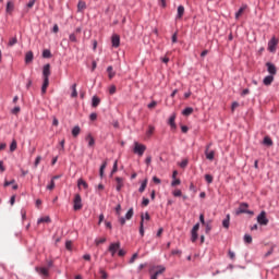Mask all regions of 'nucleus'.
<instances>
[{"label":"nucleus","instance_id":"obj_52","mask_svg":"<svg viewBox=\"0 0 279 279\" xmlns=\"http://www.w3.org/2000/svg\"><path fill=\"white\" fill-rule=\"evenodd\" d=\"M136 258H138V253L133 254L132 257L130 258L129 263L132 265L134 263V260H136Z\"/></svg>","mask_w":279,"mask_h":279},{"label":"nucleus","instance_id":"obj_36","mask_svg":"<svg viewBox=\"0 0 279 279\" xmlns=\"http://www.w3.org/2000/svg\"><path fill=\"white\" fill-rule=\"evenodd\" d=\"M156 128L154 125H149L148 126V131L146 132V136H148V138L151 136V134H154Z\"/></svg>","mask_w":279,"mask_h":279},{"label":"nucleus","instance_id":"obj_63","mask_svg":"<svg viewBox=\"0 0 279 279\" xmlns=\"http://www.w3.org/2000/svg\"><path fill=\"white\" fill-rule=\"evenodd\" d=\"M89 119L90 121H97V113H90Z\"/></svg>","mask_w":279,"mask_h":279},{"label":"nucleus","instance_id":"obj_25","mask_svg":"<svg viewBox=\"0 0 279 279\" xmlns=\"http://www.w3.org/2000/svg\"><path fill=\"white\" fill-rule=\"evenodd\" d=\"M182 16H184V5H179L177 19H182Z\"/></svg>","mask_w":279,"mask_h":279},{"label":"nucleus","instance_id":"obj_62","mask_svg":"<svg viewBox=\"0 0 279 279\" xmlns=\"http://www.w3.org/2000/svg\"><path fill=\"white\" fill-rule=\"evenodd\" d=\"M190 191L197 193V187L195 186V184H193V183L190 184Z\"/></svg>","mask_w":279,"mask_h":279},{"label":"nucleus","instance_id":"obj_46","mask_svg":"<svg viewBox=\"0 0 279 279\" xmlns=\"http://www.w3.org/2000/svg\"><path fill=\"white\" fill-rule=\"evenodd\" d=\"M99 274L101 275V279H108V272H106V270L100 268Z\"/></svg>","mask_w":279,"mask_h":279},{"label":"nucleus","instance_id":"obj_45","mask_svg":"<svg viewBox=\"0 0 279 279\" xmlns=\"http://www.w3.org/2000/svg\"><path fill=\"white\" fill-rule=\"evenodd\" d=\"M48 191H53L56 189V182L53 180L50 181V184L47 185Z\"/></svg>","mask_w":279,"mask_h":279},{"label":"nucleus","instance_id":"obj_14","mask_svg":"<svg viewBox=\"0 0 279 279\" xmlns=\"http://www.w3.org/2000/svg\"><path fill=\"white\" fill-rule=\"evenodd\" d=\"M168 124L170 125L171 130H177L178 125L175 124V113L169 118Z\"/></svg>","mask_w":279,"mask_h":279},{"label":"nucleus","instance_id":"obj_38","mask_svg":"<svg viewBox=\"0 0 279 279\" xmlns=\"http://www.w3.org/2000/svg\"><path fill=\"white\" fill-rule=\"evenodd\" d=\"M276 248V244H274L268 252L264 255V258H268V256H271L274 254V250Z\"/></svg>","mask_w":279,"mask_h":279},{"label":"nucleus","instance_id":"obj_12","mask_svg":"<svg viewBox=\"0 0 279 279\" xmlns=\"http://www.w3.org/2000/svg\"><path fill=\"white\" fill-rule=\"evenodd\" d=\"M145 216L141 215V222H140V234L141 236H145Z\"/></svg>","mask_w":279,"mask_h":279},{"label":"nucleus","instance_id":"obj_33","mask_svg":"<svg viewBox=\"0 0 279 279\" xmlns=\"http://www.w3.org/2000/svg\"><path fill=\"white\" fill-rule=\"evenodd\" d=\"M146 189H147V179H145L142 182V184H141L140 189H138V193H144Z\"/></svg>","mask_w":279,"mask_h":279},{"label":"nucleus","instance_id":"obj_28","mask_svg":"<svg viewBox=\"0 0 279 279\" xmlns=\"http://www.w3.org/2000/svg\"><path fill=\"white\" fill-rule=\"evenodd\" d=\"M156 268L158 269L155 274L156 276H160V274H165V271H167V268L162 265L156 266Z\"/></svg>","mask_w":279,"mask_h":279},{"label":"nucleus","instance_id":"obj_34","mask_svg":"<svg viewBox=\"0 0 279 279\" xmlns=\"http://www.w3.org/2000/svg\"><path fill=\"white\" fill-rule=\"evenodd\" d=\"M77 186H78V189L81 186H83L86 190V189H88V183H86V181H84L83 179H78Z\"/></svg>","mask_w":279,"mask_h":279},{"label":"nucleus","instance_id":"obj_35","mask_svg":"<svg viewBox=\"0 0 279 279\" xmlns=\"http://www.w3.org/2000/svg\"><path fill=\"white\" fill-rule=\"evenodd\" d=\"M132 217H134V208H130L129 210H128V213L125 214V217L124 218H126L128 220H130V219H132Z\"/></svg>","mask_w":279,"mask_h":279},{"label":"nucleus","instance_id":"obj_1","mask_svg":"<svg viewBox=\"0 0 279 279\" xmlns=\"http://www.w3.org/2000/svg\"><path fill=\"white\" fill-rule=\"evenodd\" d=\"M119 250H121V242H113V243H110L106 254H108L109 252L111 256L114 257L119 252Z\"/></svg>","mask_w":279,"mask_h":279},{"label":"nucleus","instance_id":"obj_60","mask_svg":"<svg viewBox=\"0 0 279 279\" xmlns=\"http://www.w3.org/2000/svg\"><path fill=\"white\" fill-rule=\"evenodd\" d=\"M118 256L123 257L125 256V251L123 248L118 250Z\"/></svg>","mask_w":279,"mask_h":279},{"label":"nucleus","instance_id":"obj_3","mask_svg":"<svg viewBox=\"0 0 279 279\" xmlns=\"http://www.w3.org/2000/svg\"><path fill=\"white\" fill-rule=\"evenodd\" d=\"M257 223H259V226H267L269 223L266 210H262L259 213V215L257 216Z\"/></svg>","mask_w":279,"mask_h":279},{"label":"nucleus","instance_id":"obj_5","mask_svg":"<svg viewBox=\"0 0 279 279\" xmlns=\"http://www.w3.org/2000/svg\"><path fill=\"white\" fill-rule=\"evenodd\" d=\"M74 210H82V196L80 194H75L74 196Z\"/></svg>","mask_w":279,"mask_h":279},{"label":"nucleus","instance_id":"obj_43","mask_svg":"<svg viewBox=\"0 0 279 279\" xmlns=\"http://www.w3.org/2000/svg\"><path fill=\"white\" fill-rule=\"evenodd\" d=\"M245 8H247L246 5L241 7L238 12L235 13V19H239V16H241V14H243V12H245Z\"/></svg>","mask_w":279,"mask_h":279},{"label":"nucleus","instance_id":"obj_10","mask_svg":"<svg viewBox=\"0 0 279 279\" xmlns=\"http://www.w3.org/2000/svg\"><path fill=\"white\" fill-rule=\"evenodd\" d=\"M267 66V71L269 73V75H276V73H278V69L276 68V64L271 63V62H267L266 63Z\"/></svg>","mask_w":279,"mask_h":279},{"label":"nucleus","instance_id":"obj_54","mask_svg":"<svg viewBox=\"0 0 279 279\" xmlns=\"http://www.w3.org/2000/svg\"><path fill=\"white\" fill-rule=\"evenodd\" d=\"M173 196H174V197H182V191H181V190H175V191L173 192Z\"/></svg>","mask_w":279,"mask_h":279},{"label":"nucleus","instance_id":"obj_51","mask_svg":"<svg viewBox=\"0 0 279 279\" xmlns=\"http://www.w3.org/2000/svg\"><path fill=\"white\" fill-rule=\"evenodd\" d=\"M72 245H73V242H72L71 240H69V241L65 242V248H68L69 252H71Z\"/></svg>","mask_w":279,"mask_h":279},{"label":"nucleus","instance_id":"obj_17","mask_svg":"<svg viewBox=\"0 0 279 279\" xmlns=\"http://www.w3.org/2000/svg\"><path fill=\"white\" fill-rule=\"evenodd\" d=\"M5 12L7 14H11V12H14V2L12 1L7 2Z\"/></svg>","mask_w":279,"mask_h":279},{"label":"nucleus","instance_id":"obj_42","mask_svg":"<svg viewBox=\"0 0 279 279\" xmlns=\"http://www.w3.org/2000/svg\"><path fill=\"white\" fill-rule=\"evenodd\" d=\"M210 230H213V226L210 225V221H208V222L205 225V233H206V234H210Z\"/></svg>","mask_w":279,"mask_h":279},{"label":"nucleus","instance_id":"obj_11","mask_svg":"<svg viewBox=\"0 0 279 279\" xmlns=\"http://www.w3.org/2000/svg\"><path fill=\"white\" fill-rule=\"evenodd\" d=\"M210 145H211V144H208V145L206 146L205 156H206L207 160H215V150L208 151V150L210 149Z\"/></svg>","mask_w":279,"mask_h":279},{"label":"nucleus","instance_id":"obj_6","mask_svg":"<svg viewBox=\"0 0 279 279\" xmlns=\"http://www.w3.org/2000/svg\"><path fill=\"white\" fill-rule=\"evenodd\" d=\"M111 45L114 49H117L118 47H120L121 45V37L118 34H113L111 36Z\"/></svg>","mask_w":279,"mask_h":279},{"label":"nucleus","instance_id":"obj_59","mask_svg":"<svg viewBox=\"0 0 279 279\" xmlns=\"http://www.w3.org/2000/svg\"><path fill=\"white\" fill-rule=\"evenodd\" d=\"M199 221H201V223H202V226H206V220L204 219V214H201L199 215Z\"/></svg>","mask_w":279,"mask_h":279},{"label":"nucleus","instance_id":"obj_30","mask_svg":"<svg viewBox=\"0 0 279 279\" xmlns=\"http://www.w3.org/2000/svg\"><path fill=\"white\" fill-rule=\"evenodd\" d=\"M83 10H86V2L78 1V3H77V12H83Z\"/></svg>","mask_w":279,"mask_h":279},{"label":"nucleus","instance_id":"obj_55","mask_svg":"<svg viewBox=\"0 0 279 279\" xmlns=\"http://www.w3.org/2000/svg\"><path fill=\"white\" fill-rule=\"evenodd\" d=\"M96 245H101L102 243H106V238L95 240Z\"/></svg>","mask_w":279,"mask_h":279},{"label":"nucleus","instance_id":"obj_58","mask_svg":"<svg viewBox=\"0 0 279 279\" xmlns=\"http://www.w3.org/2000/svg\"><path fill=\"white\" fill-rule=\"evenodd\" d=\"M142 206H149V198L143 197Z\"/></svg>","mask_w":279,"mask_h":279},{"label":"nucleus","instance_id":"obj_44","mask_svg":"<svg viewBox=\"0 0 279 279\" xmlns=\"http://www.w3.org/2000/svg\"><path fill=\"white\" fill-rule=\"evenodd\" d=\"M179 167H181V169H186V167H189V159H183Z\"/></svg>","mask_w":279,"mask_h":279},{"label":"nucleus","instance_id":"obj_4","mask_svg":"<svg viewBox=\"0 0 279 279\" xmlns=\"http://www.w3.org/2000/svg\"><path fill=\"white\" fill-rule=\"evenodd\" d=\"M278 38H276V36H272L271 39L268 41V48L267 50L270 52V53H276V49L278 47Z\"/></svg>","mask_w":279,"mask_h":279},{"label":"nucleus","instance_id":"obj_15","mask_svg":"<svg viewBox=\"0 0 279 279\" xmlns=\"http://www.w3.org/2000/svg\"><path fill=\"white\" fill-rule=\"evenodd\" d=\"M32 62H34V52L33 51H28L25 54V63L29 64Z\"/></svg>","mask_w":279,"mask_h":279},{"label":"nucleus","instance_id":"obj_61","mask_svg":"<svg viewBox=\"0 0 279 279\" xmlns=\"http://www.w3.org/2000/svg\"><path fill=\"white\" fill-rule=\"evenodd\" d=\"M145 163H146L147 166L151 165V155H148V156L146 157Z\"/></svg>","mask_w":279,"mask_h":279},{"label":"nucleus","instance_id":"obj_24","mask_svg":"<svg viewBox=\"0 0 279 279\" xmlns=\"http://www.w3.org/2000/svg\"><path fill=\"white\" fill-rule=\"evenodd\" d=\"M86 141H88V147H94L95 146V137H93V135L88 134L86 136Z\"/></svg>","mask_w":279,"mask_h":279},{"label":"nucleus","instance_id":"obj_40","mask_svg":"<svg viewBox=\"0 0 279 279\" xmlns=\"http://www.w3.org/2000/svg\"><path fill=\"white\" fill-rule=\"evenodd\" d=\"M191 234H192L191 241H192V243H195V241H197V239H198L197 231H191Z\"/></svg>","mask_w":279,"mask_h":279},{"label":"nucleus","instance_id":"obj_16","mask_svg":"<svg viewBox=\"0 0 279 279\" xmlns=\"http://www.w3.org/2000/svg\"><path fill=\"white\" fill-rule=\"evenodd\" d=\"M116 182H117L116 191H118L119 193L121 189H123V178L117 177Z\"/></svg>","mask_w":279,"mask_h":279},{"label":"nucleus","instance_id":"obj_21","mask_svg":"<svg viewBox=\"0 0 279 279\" xmlns=\"http://www.w3.org/2000/svg\"><path fill=\"white\" fill-rule=\"evenodd\" d=\"M80 132H82V129H80V125H75L72 129V136H74V138H77V136H80Z\"/></svg>","mask_w":279,"mask_h":279},{"label":"nucleus","instance_id":"obj_18","mask_svg":"<svg viewBox=\"0 0 279 279\" xmlns=\"http://www.w3.org/2000/svg\"><path fill=\"white\" fill-rule=\"evenodd\" d=\"M49 87V78H44V83L41 85V95L47 93V88Z\"/></svg>","mask_w":279,"mask_h":279},{"label":"nucleus","instance_id":"obj_9","mask_svg":"<svg viewBox=\"0 0 279 279\" xmlns=\"http://www.w3.org/2000/svg\"><path fill=\"white\" fill-rule=\"evenodd\" d=\"M35 271L39 274V276H44V278H49V269L45 267H35Z\"/></svg>","mask_w":279,"mask_h":279},{"label":"nucleus","instance_id":"obj_29","mask_svg":"<svg viewBox=\"0 0 279 279\" xmlns=\"http://www.w3.org/2000/svg\"><path fill=\"white\" fill-rule=\"evenodd\" d=\"M118 171H119V161L116 160V161L113 162V167H112V170H111L110 175H111V177L114 175V173H117Z\"/></svg>","mask_w":279,"mask_h":279},{"label":"nucleus","instance_id":"obj_56","mask_svg":"<svg viewBox=\"0 0 279 279\" xmlns=\"http://www.w3.org/2000/svg\"><path fill=\"white\" fill-rule=\"evenodd\" d=\"M11 112H12V114L20 113L21 112V107H14Z\"/></svg>","mask_w":279,"mask_h":279},{"label":"nucleus","instance_id":"obj_64","mask_svg":"<svg viewBox=\"0 0 279 279\" xmlns=\"http://www.w3.org/2000/svg\"><path fill=\"white\" fill-rule=\"evenodd\" d=\"M153 182L155 184H160L162 181L160 179H158V177H153Z\"/></svg>","mask_w":279,"mask_h":279},{"label":"nucleus","instance_id":"obj_37","mask_svg":"<svg viewBox=\"0 0 279 279\" xmlns=\"http://www.w3.org/2000/svg\"><path fill=\"white\" fill-rule=\"evenodd\" d=\"M16 43H19V39L16 37H13L9 40L8 47H14V45H16Z\"/></svg>","mask_w":279,"mask_h":279},{"label":"nucleus","instance_id":"obj_22","mask_svg":"<svg viewBox=\"0 0 279 279\" xmlns=\"http://www.w3.org/2000/svg\"><path fill=\"white\" fill-rule=\"evenodd\" d=\"M37 223L40 225V223H51V218L49 216H46V217H41L37 220Z\"/></svg>","mask_w":279,"mask_h":279},{"label":"nucleus","instance_id":"obj_49","mask_svg":"<svg viewBox=\"0 0 279 279\" xmlns=\"http://www.w3.org/2000/svg\"><path fill=\"white\" fill-rule=\"evenodd\" d=\"M40 160H43V157L41 156H37L36 159H35V162H34V167H38L40 165Z\"/></svg>","mask_w":279,"mask_h":279},{"label":"nucleus","instance_id":"obj_39","mask_svg":"<svg viewBox=\"0 0 279 279\" xmlns=\"http://www.w3.org/2000/svg\"><path fill=\"white\" fill-rule=\"evenodd\" d=\"M244 243H246L247 245H250L252 243V235L250 234H244Z\"/></svg>","mask_w":279,"mask_h":279},{"label":"nucleus","instance_id":"obj_8","mask_svg":"<svg viewBox=\"0 0 279 279\" xmlns=\"http://www.w3.org/2000/svg\"><path fill=\"white\" fill-rule=\"evenodd\" d=\"M246 208H250V205L247 203H241L235 211V215H245L247 210Z\"/></svg>","mask_w":279,"mask_h":279},{"label":"nucleus","instance_id":"obj_32","mask_svg":"<svg viewBox=\"0 0 279 279\" xmlns=\"http://www.w3.org/2000/svg\"><path fill=\"white\" fill-rule=\"evenodd\" d=\"M43 58H45V59L53 58V54H51V50L45 49L43 51Z\"/></svg>","mask_w":279,"mask_h":279},{"label":"nucleus","instance_id":"obj_57","mask_svg":"<svg viewBox=\"0 0 279 279\" xmlns=\"http://www.w3.org/2000/svg\"><path fill=\"white\" fill-rule=\"evenodd\" d=\"M114 93H117V86L112 85V86L109 88V94H110V95H114Z\"/></svg>","mask_w":279,"mask_h":279},{"label":"nucleus","instance_id":"obj_23","mask_svg":"<svg viewBox=\"0 0 279 279\" xmlns=\"http://www.w3.org/2000/svg\"><path fill=\"white\" fill-rule=\"evenodd\" d=\"M263 144L267 145V147H271V145H274V141L271 140V137L265 136L264 141H263Z\"/></svg>","mask_w":279,"mask_h":279},{"label":"nucleus","instance_id":"obj_7","mask_svg":"<svg viewBox=\"0 0 279 279\" xmlns=\"http://www.w3.org/2000/svg\"><path fill=\"white\" fill-rule=\"evenodd\" d=\"M51 75V64H45L43 69V76L44 80H49V76Z\"/></svg>","mask_w":279,"mask_h":279},{"label":"nucleus","instance_id":"obj_27","mask_svg":"<svg viewBox=\"0 0 279 279\" xmlns=\"http://www.w3.org/2000/svg\"><path fill=\"white\" fill-rule=\"evenodd\" d=\"M106 167H108V161H104L99 169L100 178H104V171H106Z\"/></svg>","mask_w":279,"mask_h":279},{"label":"nucleus","instance_id":"obj_26","mask_svg":"<svg viewBox=\"0 0 279 279\" xmlns=\"http://www.w3.org/2000/svg\"><path fill=\"white\" fill-rule=\"evenodd\" d=\"M182 114H183V117H190V114H193V108L187 107V108L183 109Z\"/></svg>","mask_w":279,"mask_h":279},{"label":"nucleus","instance_id":"obj_48","mask_svg":"<svg viewBox=\"0 0 279 279\" xmlns=\"http://www.w3.org/2000/svg\"><path fill=\"white\" fill-rule=\"evenodd\" d=\"M182 184V181L180 179H173V181L171 182V186H178Z\"/></svg>","mask_w":279,"mask_h":279},{"label":"nucleus","instance_id":"obj_31","mask_svg":"<svg viewBox=\"0 0 279 279\" xmlns=\"http://www.w3.org/2000/svg\"><path fill=\"white\" fill-rule=\"evenodd\" d=\"M107 73H108L109 80H112V77H114L116 73L113 72L112 65H109V66L107 68Z\"/></svg>","mask_w":279,"mask_h":279},{"label":"nucleus","instance_id":"obj_50","mask_svg":"<svg viewBox=\"0 0 279 279\" xmlns=\"http://www.w3.org/2000/svg\"><path fill=\"white\" fill-rule=\"evenodd\" d=\"M69 39L71 43H77V37H75V33L70 34Z\"/></svg>","mask_w":279,"mask_h":279},{"label":"nucleus","instance_id":"obj_53","mask_svg":"<svg viewBox=\"0 0 279 279\" xmlns=\"http://www.w3.org/2000/svg\"><path fill=\"white\" fill-rule=\"evenodd\" d=\"M236 108H239V102L233 101L231 105V111L234 112V110H236Z\"/></svg>","mask_w":279,"mask_h":279},{"label":"nucleus","instance_id":"obj_13","mask_svg":"<svg viewBox=\"0 0 279 279\" xmlns=\"http://www.w3.org/2000/svg\"><path fill=\"white\" fill-rule=\"evenodd\" d=\"M263 84L264 86H271V84H274V75H267L264 80H263Z\"/></svg>","mask_w":279,"mask_h":279},{"label":"nucleus","instance_id":"obj_41","mask_svg":"<svg viewBox=\"0 0 279 279\" xmlns=\"http://www.w3.org/2000/svg\"><path fill=\"white\" fill-rule=\"evenodd\" d=\"M17 143L16 140H13L11 145H10V151H16Z\"/></svg>","mask_w":279,"mask_h":279},{"label":"nucleus","instance_id":"obj_2","mask_svg":"<svg viewBox=\"0 0 279 279\" xmlns=\"http://www.w3.org/2000/svg\"><path fill=\"white\" fill-rule=\"evenodd\" d=\"M147 146H145V144H140L138 142L134 143L133 153L136 154L137 156H143V154H145Z\"/></svg>","mask_w":279,"mask_h":279},{"label":"nucleus","instance_id":"obj_20","mask_svg":"<svg viewBox=\"0 0 279 279\" xmlns=\"http://www.w3.org/2000/svg\"><path fill=\"white\" fill-rule=\"evenodd\" d=\"M101 104V99L97 96H93L92 98V108H97Z\"/></svg>","mask_w":279,"mask_h":279},{"label":"nucleus","instance_id":"obj_19","mask_svg":"<svg viewBox=\"0 0 279 279\" xmlns=\"http://www.w3.org/2000/svg\"><path fill=\"white\" fill-rule=\"evenodd\" d=\"M222 228H226V230L230 228V214H227L226 218L222 220Z\"/></svg>","mask_w":279,"mask_h":279},{"label":"nucleus","instance_id":"obj_47","mask_svg":"<svg viewBox=\"0 0 279 279\" xmlns=\"http://www.w3.org/2000/svg\"><path fill=\"white\" fill-rule=\"evenodd\" d=\"M205 180L207 184H213V175L211 174H205Z\"/></svg>","mask_w":279,"mask_h":279}]
</instances>
